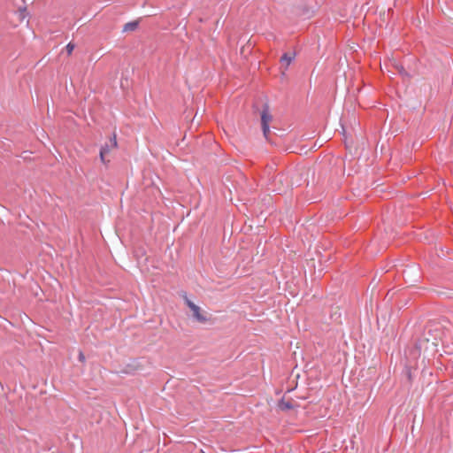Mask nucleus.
Returning <instances> with one entry per match:
<instances>
[{
	"mask_svg": "<svg viewBox=\"0 0 453 453\" xmlns=\"http://www.w3.org/2000/svg\"><path fill=\"white\" fill-rule=\"evenodd\" d=\"M184 301L186 305L189 308L192 312L193 318L199 323H206L209 319L207 313L204 312L201 307L193 303L190 299H188L186 296H184Z\"/></svg>",
	"mask_w": 453,
	"mask_h": 453,
	"instance_id": "f257e3e1",
	"label": "nucleus"
},
{
	"mask_svg": "<svg viewBox=\"0 0 453 453\" xmlns=\"http://www.w3.org/2000/svg\"><path fill=\"white\" fill-rule=\"evenodd\" d=\"M293 59H294V56L285 53L280 58V62L282 63V65H285V68L287 69L288 67V65L291 64Z\"/></svg>",
	"mask_w": 453,
	"mask_h": 453,
	"instance_id": "7ed1b4c3",
	"label": "nucleus"
},
{
	"mask_svg": "<svg viewBox=\"0 0 453 453\" xmlns=\"http://www.w3.org/2000/svg\"><path fill=\"white\" fill-rule=\"evenodd\" d=\"M79 359H80V361H81V362H84V361H85V357H84V355H83V353H82V352H81V353L79 354Z\"/></svg>",
	"mask_w": 453,
	"mask_h": 453,
	"instance_id": "9d476101",
	"label": "nucleus"
},
{
	"mask_svg": "<svg viewBox=\"0 0 453 453\" xmlns=\"http://www.w3.org/2000/svg\"><path fill=\"white\" fill-rule=\"evenodd\" d=\"M18 15H19V21H23L27 16V9L26 8L19 9L18 12Z\"/></svg>",
	"mask_w": 453,
	"mask_h": 453,
	"instance_id": "0eeeda50",
	"label": "nucleus"
},
{
	"mask_svg": "<svg viewBox=\"0 0 453 453\" xmlns=\"http://www.w3.org/2000/svg\"><path fill=\"white\" fill-rule=\"evenodd\" d=\"M272 119H273L272 115L269 113L268 110L265 109L261 114V123H262L263 133H264V135L265 138H267V136L270 133L269 125H270V122L272 121Z\"/></svg>",
	"mask_w": 453,
	"mask_h": 453,
	"instance_id": "f03ea898",
	"label": "nucleus"
},
{
	"mask_svg": "<svg viewBox=\"0 0 453 453\" xmlns=\"http://www.w3.org/2000/svg\"><path fill=\"white\" fill-rule=\"evenodd\" d=\"M137 25H138L137 22L127 23L124 27V31H133V30L136 29Z\"/></svg>",
	"mask_w": 453,
	"mask_h": 453,
	"instance_id": "423d86ee",
	"label": "nucleus"
},
{
	"mask_svg": "<svg viewBox=\"0 0 453 453\" xmlns=\"http://www.w3.org/2000/svg\"><path fill=\"white\" fill-rule=\"evenodd\" d=\"M74 50V44L72 43V42H69L67 45H66V51H67V54L70 56L72 55L73 51Z\"/></svg>",
	"mask_w": 453,
	"mask_h": 453,
	"instance_id": "1a4fd4ad",
	"label": "nucleus"
},
{
	"mask_svg": "<svg viewBox=\"0 0 453 453\" xmlns=\"http://www.w3.org/2000/svg\"><path fill=\"white\" fill-rule=\"evenodd\" d=\"M118 146L116 136L111 140V145H105L103 148H105V154H108L111 149H114Z\"/></svg>",
	"mask_w": 453,
	"mask_h": 453,
	"instance_id": "39448f33",
	"label": "nucleus"
},
{
	"mask_svg": "<svg viewBox=\"0 0 453 453\" xmlns=\"http://www.w3.org/2000/svg\"><path fill=\"white\" fill-rule=\"evenodd\" d=\"M201 453H205V452L202 450Z\"/></svg>",
	"mask_w": 453,
	"mask_h": 453,
	"instance_id": "9b49d317",
	"label": "nucleus"
},
{
	"mask_svg": "<svg viewBox=\"0 0 453 453\" xmlns=\"http://www.w3.org/2000/svg\"><path fill=\"white\" fill-rule=\"evenodd\" d=\"M105 148H101V150H100V159L102 161V163L104 164H106L108 161L105 160Z\"/></svg>",
	"mask_w": 453,
	"mask_h": 453,
	"instance_id": "6e6552de",
	"label": "nucleus"
},
{
	"mask_svg": "<svg viewBox=\"0 0 453 453\" xmlns=\"http://www.w3.org/2000/svg\"><path fill=\"white\" fill-rule=\"evenodd\" d=\"M278 406L282 411L290 410L293 408L292 403L289 401H285L284 399L279 402Z\"/></svg>",
	"mask_w": 453,
	"mask_h": 453,
	"instance_id": "20e7f679",
	"label": "nucleus"
}]
</instances>
